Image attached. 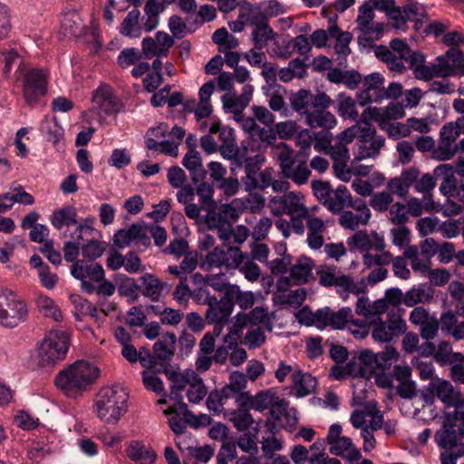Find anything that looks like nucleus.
I'll return each instance as SVG.
<instances>
[{
	"instance_id": "3",
	"label": "nucleus",
	"mask_w": 464,
	"mask_h": 464,
	"mask_svg": "<svg viewBox=\"0 0 464 464\" xmlns=\"http://www.w3.org/2000/svg\"><path fill=\"white\" fill-rule=\"evenodd\" d=\"M26 303L14 292L0 287V325L14 328L28 318Z\"/></svg>"
},
{
	"instance_id": "63",
	"label": "nucleus",
	"mask_w": 464,
	"mask_h": 464,
	"mask_svg": "<svg viewBox=\"0 0 464 464\" xmlns=\"http://www.w3.org/2000/svg\"><path fill=\"white\" fill-rule=\"evenodd\" d=\"M392 201L393 198L389 191H382L372 194L370 199V206L374 210L382 212L387 210L389 207L392 205Z\"/></svg>"
},
{
	"instance_id": "43",
	"label": "nucleus",
	"mask_w": 464,
	"mask_h": 464,
	"mask_svg": "<svg viewBox=\"0 0 464 464\" xmlns=\"http://www.w3.org/2000/svg\"><path fill=\"white\" fill-rule=\"evenodd\" d=\"M224 266L227 268H237L241 261L246 258V254L241 252L239 246H232L230 243L223 242Z\"/></svg>"
},
{
	"instance_id": "28",
	"label": "nucleus",
	"mask_w": 464,
	"mask_h": 464,
	"mask_svg": "<svg viewBox=\"0 0 464 464\" xmlns=\"http://www.w3.org/2000/svg\"><path fill=\"white\" fill-rule=\"evenodd\" d=\"M305 118L306 123L311 128H324L329 130L334 128L337 122L335 116L327 110H312L307 113Z\"/></svg>"
},
{
	"instance_id": "21",
	"label": "nucleus",
	"mask_w": 464,
	"mask_h": 464,
	"mask_svg": "<svg viewBox=\"0 0 464 464\" xmlns=\"http://www.w3.org/2000/svg\"><path fill=\"white\" fill-rule=\"evenodd\" d=\"M292 389L297 398L308 396L315 392L317 380L308 372L295 371L292 374Z\"/></svg>"
},
{
	"instance_id": "54",
	"label": "nucleus",
	"mask_w": 464,
	"mask_h": 464,
	"mask_svg": "<svg viewBox=\"0 0 464 464\" xmlns=\"http://www.w3.org/2000/svg\"><path fill=\"white\" fill-rule=\"evenodd\" d=\"M201 269L210 271L215 267L224 266V254L222 246H216L211 252L208 253L205 258L199 264Z\"/></svg>"
},
{
	"instance_id": "31",
	"label": "nucleus",
	"mask_w": 464,
	"mask_h": 464,
	"mask_svg": "<svg viewBox=\"0 0 464 464\" xmlns=\"http://www.w3.org/2000/svg\"><path fill=\"white\" fill-rule=\"evenodd\" d=\"M433 297V290L423 285L412 287L404 294L403 304L412 307L420 303L430 302Z\"/></svg>"
},
{
	"instance_id": "17",
	"label": "nucleus",
	"mask_w": 464,
	"mask_h": 464,
	"mask_svg": "<svg viewBox=\"0 0 464 464\" xmlns=\"http://www.w3.org/2000/svg\"><path fill=\"white\" fill-rule=\"evenodd\" d=\"M384 78L379 72L367 75L363 81V90L358 96L360 103L378 102L382 100Z\"/></svg>"
},
{
	"instance_id": "5",
	"label": "nucleus",
	"mask_w": 464,
	"mask_h": 464,
	"mask_svg": "<svg viewBox=\"0 0 464 464\" xmlns=\"http://www.w3.org/2000/svg\"><path fill=\"white\" fill-rule=\"evenodd\" d=\"M403 313V309L397 308L388 312L385 321L381 317L373 318L370 323L372 338L380 343H389L403 334L407 330Z\"/></svg>"
},
{
	"instance_id": "56",
	"label": "nucleus",
	"mask_w": 464,
	"mask_h": 464,
	"mask_svg": "<svg viewBox=\"0 0 464 464\" xmlns=\"http://www.w3.org/2000/svg\"><path fill=\"white\" fill-rule=\"evenodd\" d=\"M257 434V429H253V432H245L239 436L237 440V446L239 449L250 455H256L258 452V447L256 442Z\"/></svg>"
},
{
	"instance_id": "42",
	"label": "nucleus",
	"mask_w": 464,
	"mask_h": 464,
	"mask_svg": "<svg viewBox=\"0 0 464 464\" xmlns=\"http://www.w3.org/2000/svg\"><path fill=\"white\" fill-rule=\"evenodd\" d=\"M330 327L334 329H343L351 322L353 325H359L358 320H352L353 311L350 307H343L337 312L330 308Z\"/></svg>"
},
{
	"instance_id": "46",
	"label": "nucleus",
	"mask_w": 464,
	"mask_h": 464,
	"mask_svg": "<svg viewBox=\"0 0 464 464\" xmlns=\"http://www.w3.org/2000/svg\"><path fill=\"white\" fill-rule=\"evenodd\" d=\"M312 99V93L307 90H299L293 93L290 97V102L293 110L295 111L304 114L305 116L310 111V102Z\"/></svg>"
},
{
	"instance_id": "8",
	"label": "nucleus",
	"mask_w": 464,
	"mask_h": 464,
	"mask_svg": "<svg viewBox=\"0 0 464 464\" xmlns=\"http://www.w3.org/2000/svg\"><path fill=\"white\" fill-rule=\"evenodd\" d=\"M48 72L40 68L28 70L24 74L23 95L29 106L36 104L47 92Z\"/></svg>"
},
{
	"instance_id": "37",
	"label": "nucleus",
	"mask_w": 464,
	"mask_h": 464,
	"mask_svg": "<svg viewBox=\"0 0 464 464\" xmlns=\"http://www.w3.org/2000/svg\"><path fill=\"white\" fill-rule=\"evenodd\" d=\"M434 360L440 365L452 364L456 362H462L463 355L459 353H452L450 343L443 341L436 347Z\"/></svg>"
},
{
	"instance_id": "10",
	"label": "nucleus",
	"mask_w": 464,
	"mask_h": 464,
	"mask_svg": "<svg viewBox=\"0 0 464 464\" xmlns=\"http://www.w3.org/2000/svg\"><path fill=\"white\" fill-rule=\"evenodd\" d=\"M435 394L437 398L448 408H454V419H458L459 414L464 413V397L455 390L450 382L435 378Z\"/></svg>"
},
{
	"instance_id": "61",
	"label": "nucleus",
	"mask_w": 464,
	"mask_h": 464,
	"mask_svg": "<svg viewBox=\"0 0 464 464\" xmlns=\"http://www.w3.org/2000/svg\"><path fill=\"white\" fill-rule=\"evenodd\" d=\"M237 269L242 273L246 279L250 282H256L259 279L261 276L260 267L253 262V260L249 259L246 255V258L241 261L240 266H237Z\"/></svg>"
},
{
	"instance_id": "36",
	"label": "nucleus",
	"mask_w": 464,
	"mask_h": 464,
	"mask_svg": "<svg viewBox=\"0 0 464 464\" xmlns=\"http://www.w3.org/2000/svg\"><path fill=\"white\" fill-rule=\"evenodd\" d=\"M127 455L132 460L141 464H152L156 459L154 451L147 449L139 441H134L129 446Z\"/></svg>"
},
{
	"instance_id": "18",
	"label": "nucleus",
	"mask_w": 464,
	"mask_h": 464,
	"mask_svg": "<svg viewBox=\"0 0 464 464\" xmlns=\"http://www.w3.org/2000/svg\"><path fill=\"white\" fill-rule=\"evenodd\" d=\"M337 14H334L329 17L328 33L331 38H334L336 40L334 51L338 56L337 59L346 61V57L351 53L349 44L353 39V35L350 32H342L340 30L337 25Z\"/></svg>"
},
{
	"instance_id": "24",
	"label": "nucleus",
	"mask_w": 464,
	"mask_h": 464,
	"mask_svg": "<svg viewBox=\"0 0 464 464\" xmlns=\"http://www.w3.org/2000/svg\"><path fill=\"white\" fill-rule=\"evenodd\" d=\"M459 420H454V414H452V426L450 428H445L440 432L437 433V441L439 445L447 450H459L460 449V440L464 435H461L459 430Z\"/></svg>"
},
{
	"instance_id": "25",
	"label": "nucleus",
	"mask_w": 464,
	"mask_h": 464,
	"mask_svg": "<svg viewBox=\"0 0 464 464\" xmlns=\"http://www.w3.org/2000/svg\"><path fill=\"white\" fill-rule=\"evenodd\" d=\"M434 175L438 178H442V182L440 186V192L447 197H454L458 187L453 167L450 164L439 165L434 169Z\"/></svg>"
},
{
	"instance_id": "35",
	"label": "nucleus",
	"mask_w": 464,
	"mask_h": 464,
	"mask_svg": "<svg viewBox=\"0 0 464 464\" xmlns=\"http://www.w3.org/2000/svg\"><path fill=\"white\" fill-rule=\"evenodd\" d=\"M218 140L221 141L219 151L223 157H233L237 155L238 146L236 143L233 129L223 127L218 132Z\"/></svg>"
},
{
	"instance_id": "20",
	"label": "nucleus",
	"mask_w": 464,
	"mask_h": 464,
	"mask_svg": "<svg viewBox=\"0 0 464 464\" xmlns=\"http://www.w3.org/2000/svg\"><path fill=\"white\" fill-rule=\"evenodd\" d=\"M164 372L168 379L171 382L170 386V392H169V399L171 401H174L175 403H178L179 401H182V394L181 392L191 382V376L190 374L192 372H195L194 371H188L183 373L175 372V371H169L167 368L161 370L157 369V372Z\"/></svg>"
},
{
	"instance_id": "19",
	"label": "nucleus",
	"mask_w": 464,
	"mask_h": 464,
	"mask_svg": "<svg viewBox=\"0 0 464 464\" xmlns=\"http://www.w3.org/2000/svg\"><path fill=\"white\" fill-rule=\"evenodd\" d=\"M213 188L209 184L202 182L197 188V194L199 198L200 204H189L185 207L186 216L195 221L201 218L202 209L214 207L217 202L213 199Z\"/></svg>"
},
{
	"instance_id": "47",
	"label": "nucleus",
	"mask_w": 464,
	"mask_h": 464,
	"mask_svg": "<svg viewBox=\"0 0 464 464\" xmlns=\"http://www.w3.org/2000/svg\"><path fill=\"white\" fill-rule=\"evenodd\" d=\"M246 318L253 325H261L268 332L273 330V322L267 308L256 306L247 314Z\"/></svg>"
},
{
	"instance_id": "49",
	"label": "nucleus",
	"mask_w": 464,
	"mask_h": 464,
	"mask_svg": "<svg viewBox=\"0 0 464 464\" xmlns=\"http://www.w3.org/2000/svg\"><path fill=\"white\" fill-rule=\"evenodd\" d=\"M177 446L181 451H188V454L195 458L198 461L208 462L214 455V450L209 445H204L202 447L188 445L183 446V442L177 441Z\"/></svg>"
},
{
	"instance_id": "13",
	"label": "nucleus",
	"mask_w": 464,
	"mask_h": 464,
	"mask_svg": "<svg viewBox=\"0 0 464 464\" xmlns=\"http://www.w3.org/2000/svg\"><path fill=\"white\" fill-rule=\"evenodd\" d=\"M92 102L93 108L101 118L118 113L122 107L121 102L107 85L99 87L93 92Z\"/></svg>"
},
{
	"instance_id": "48",
	"label": "nucleus",
	"mask_w": 464,
	"mask_h": 464,
	"mask_svg": "<svg viewBox=\"0 0 464 464\" xmlns=\"http://www.w3.org/2000/svg\"><path fill=\"white\" fill-rule=\"evenodd\" d=\"M351 142L352 140L348 137L342 138L341 132L336 136L334 143L331 145L326 152L331 155L334 160H349L350 155L347 144Z\"/></svg>"
},
{
	"instance_id": "32",
	"label": "nucleus",
	"mask_w": 464,
	"mask_h": 464,
	"mask_svg": "<svg viewBox=\"0 0 464 464\" xmlns=\"http://www.w3.org/2000/svg\"><path fill=\"white\" fill-rule=\"evenodd\" d=\"M77 213L74 208L66 206L53 212L50 221L56 229H61L63 226H72L77 224Z\"/></svg>"
},
{
	"instance_id": "38",
	"label": "nucleus",
	"mask_w": 464,
	"mask_h": 464,
	"mask_svg": "<svg viewBox=\"0 0 464 464\" xmlns=\"http://www.w3.org/2000/svg\"><path fill=\"white\" fill-rule=\"evenodd\" d=\"M40 130L46 135L47 140L56 144L63 136V129L58 123L56 117L45 116L40 125Z\"/></svg>"
},
{
	"instance_id": "15",
	"label": "nucleus",
	"mask_w": 464,
	"mask_h": 464,
	"mask_svg": "<svg viewBox=\"0 0 464 464\" xmlns=\"http://www.w3.org/2000/svg\"><path fill=\"white\" fill-rule=\"evenodd\" d=\"M174 45V40L165 32H157L155 38L145 37L141 43V54L146 59L168 56L169 49Z\"/></svg>"
},
{
	"instance_id": "27",
	"label": "nucleus",
	"mask_w": 464,
	"mask_h": 464,
	"mask_svg": "<svg viewBox=\"0 0 464 464\" xmlns=\"http://www.w3.org/2000/svg\"><path fill=\"white\" fill-rule=\"evenodd\" d=\"M375 129L369 122L363 123V126L354 125L342 131V138L348 137L350 140L358 139L360 144L368 143L375 140L378 136L375 135Z\"/></svg>"
},
{
	"instance_id": "29",
	"label": "nucleus",
	"mask_w": 464,
	"mask_h": 464,
	"mask_svg": "<svg viewBox=\"0 0 464 464\" xmlns=\"http://www.w3.org/2000/svg\"><path fill=\"white\" fill-rule=\"evenodd\" d=\"M349 199L350 193L347 188L343 185H340L336 189L332 191L331 197L326 202H324V206L332 213H342L344 208L347 207Z\"/></svg>"
},
{
	"instance_id": "2",
	"label": "nucleus",
	"mask_w": 464,
	"mask_h": 464,
	"mask_svg": "<svg viewBox=\"0 0 464 464\" xmlns=\"http://www.w3.org/2000/svg\"><path fill=\"white\" fill-rule=\"evenodd\" d=\"M94 411L102 421L117 423L128 411V393L118 386L102 388L96 395Z\"/></svg>"
},
{
	"instance_id": "60",
	"label": "nucleus",
	"mask_w": 464,
	"mask_h": 464,
	"mask_svg": "<svg viewBox=\"0 0 464 464\" xmlns=\"http://www.w3.org/2000/svg\"><path fill=\"white\" fill-rule=\"evenodd\" d=\"M142 54L137 48H124L118 56V64L121 68H128L135 65L140 59Z\"/></svg>"
},
{
	"instance_id": "6",
	"label": "nucleus",
	"mask_w": 464,
	"mask_h": 464,
	"mask_svg": "<svg viewBox=\"0 0 464 464\" xmlns=\"http://www.w3.org/2000/svg\"><path fill=\"white\" fill-rule=\"evenodd\" d=\"M69 349V337L63 331H52L38 348L39 364L49 366L63 360Z\"/></svg>"
},
{
	"instance_id": "50",
	"label": "nucleus",
	"mask_w": 464,
	"mask_h": 464,
	"mask_svg": "<svg viewBox=\"0 0 464 464\" xmlns=\"http://www.w3.org/2000/svg\"><path fill=\"white\" fill-rule=\"evenodd\" d=\"M229 420L238 431L247 430L254 419L247 409H237L231 411Z\"/></svg>"
},
{
	"instance_id": "44",
	"label": "nucleus",
	"mask_w": 464,
	"mask_h": 464,
	"mask_svg": "<svg viewBox=\"0 0 464 464\" xmlns=\"http://www.w3.org/2000/svg\"><path fill=\"white\" fill-rule=\"evenodd\" d=\"M142 289L141 293L144 296L150 297L151 300H157L163 289L164 284L156 276L147 274L141 277Z\"/></svg>"
},
{
	"instance_id": "1",
	"label": "nucleus",
	"mask_w": 464,
	"mask_h": 464,
	"mask_svg": "<svg viewBox=\"0 0 464 464\" xmlns=\"http://www.w3.org/2000/svg\"><path fill=\"white\" fill-rule=\"evenodd\" d=\"M99 376L100 369L93 362L79 360L56 375L55 385L66 396L75 397L87 391Z\"/></svg>"
},
{
	"instance_id": "57",
	"label": "nucleus",
	"mask_w": 464,
	"mask_h": 464,
	"mask_svg": "<svg viewBox=\"0 0 464 464\" xmlns=\"http://www.w3.org/2000/svg\"><path fill=\"white\" fill-rule=\"evenodd\" d=\"M146 147L150 150H159L172 157L178 156V145L169 140L158 142L154 138H146Z\"/></svg>"
},
{
	"instance_id": "30",
	"label": "nucleus",
	"mask_w": 464,
	"mask_h": 464,
	"mask_svg": "<svg viewBox=\"0 0 464 464\" xmlns=\"http://www.w3.org/2000/svg\"><path fill=\"white\" fill-rule=\"evenodd\" d=\"M313 261L309 257H301L290 269V280L294 285L305 284L313 269Z\"/></svg>"
},
{
	"instance_id": "41",
	"label": "nucleus",
	"mask_w": 464,
	"mask_h": 464,
	"mask_svg": "<svg viewBox=\"0 0 464 464\" xmlns=\"http://www.w3.org/2000/svg\"><path fill=\"white\" fill-rule=\"evenodd\" d=\"M190 376L191 382L187 390V397L189 402L198 403L207 395V387L198 374L192 372Z\"/></svg>"
},
{
	"instance_id": "22",
	"label": "nucleus",
	"mask_w": 464,
	"mask_h": 464,
	"mask_svg": "<svg viewBox=\"0 0 464 464\" xmlns=\"http://www.w3.org/2000/svg\"><path fill=\"white\" fill-rule=\"evenodd\" d=\"M329 451L331 454L342 457L349 461L359 460L362 454L359 450L354 446L349 437H342L330 445Z\"/></svg>"
},
{
	"instance_id": "64",
	"label": "nucleus",
	"mask_w": 464,
	"mask_h": 464,
	"mask_svg": "<svg viewBox=\"0 0 464 464\" xmlns=\"http://www.w3.org/2000/svg\"><path fill=\"white\" fill-rule=\"evenodd\" d=\"M390 220L397 226L405 225L409 221V214L404 204L394 203L390 207Z\"/></svg>"
},
{
	"instance_id": "16",
	"label": "nucleus",
	"mask_w": 464,
	"mask_h": 464,
	"mask_svg": "<svg viewBox=\"0 0 464 464\" xmlns=\"http://www.w3.org/2000/svg\"><path fill=\"white\" fill-rule=\"evenodd\" d=\"M177 337L174 333L163 334L153 345V357L156 366L160 362V369L167 368V365L173 359L176 351Z\"/></svg>"
},
{
	"instance_id": "40",
	"label": "nucleus",
	"mask_w": 464,
	"mask_h": 464,
	"mask_svg": "<svg viewBox=\"0 0 464 464\" xmlns=\"http://www.w3.org/2000/svg\"><path fill=\"white\" fill-rule=\"evenodd\" d=\"M371 218V214L359 212L353 213L350 210H344L339 218V224L347 229L355 230L361 225H366Z\"/></svg>"
},
{
	"instance_id": "55",
	"label": "nucleus",
	"mask_w": 464,
	"mask_h": 464,
	"mask_svg": "<svg viewBox=\"0 0 464 464\" xmlns=\"http://www.w3.org/2000/svg\"><path fill=\"white\" fill-rule=\"evenodd\" d=\"M37 306L39 311L43 313L44 316L50 317L56 322L62 320V312L51 298L47 296H40L37 300Z\"/></svg>"
},
{
	"instance_id": "11",
	"label": "nucleus",
	"mask_w": 464,
	"mask_h": 464,
	"mask_svg": "<svg viewBox=\"0 0 464 464\" xmlns=\"http://www.w3.org/2000/svg\"><path fill=\"white\" fill-rule=\"evenodd\" d=\"M131 242H136L144 247L150 245L148 225L145 222L134 223L127 229H120L113 237V243L119 248H124L130 246Z\"/></svg>"
},
{
	"instance_id": "51",
	"label": "nucleus",
	"mask_w": 464,
	"mask_h": 464,
	"mask_svg": "<svg viewBox=\"0 0 464 464\" xmlns=\"http://www.w3.org/2000/svg\"><path fill=\"white\" fill-rule=\"evenodd\" d=\"M275 35L274 30L268 24L255 27L252 31V41L255 49L261 51L269 40L274 39Z\"/></svg>"
},
{
	"instance_id": "58",
	"label": "nucleus",
	"mask_w": 464,
	"mask_h": 464,
	"mask_svg": "<svg viewBox=\"0 0 464 464\" xmlns=\"http://www.w3.org/2000/svg\"><path fill=\"white\" fill-rule=\"evenodd\" d=\"M378 252V254L365 253L363 255L364 266H366L369 268L375 266L382 267L392 263V255L390 252L385 251L384 249L382 251Z\"/></svg>"
},
{
	"instance_id": "45",
	"label": "nucleus",
	"mask_w": 464,
	"mask_h": 464,
	"mask_svg": "<svg viewBox=\"0 0 464 464\" xmlns=\"http://www.w3.org/2000/svg\"><path fill=\"white\" fill-rule=\"evenodd\" d=\"M384 142V138L378 136L375 140L369 141L368 143L359 144L358 151L355 154V160L360 161L377 156L382 147H383Z\"/></svg>"
},
{
	"instance_id": "53",
	"label": "nucleus",
	"mask_w": 464,
	"mask_h": 464,
	"mask_svg": "<svg viewBox=\"0 0 464 464\" xmlns=\"http://www.w3.org/2000/svg\"><path fill=\"white\" fill-rule=\"evenodd\" d=\"M358 359L362 371V377L365 379L372 378L378 368L375 353L365 350L360 353Z\"/></svg>"
},
{
	"instance_id": "7",
	"label": "nucleus",
	"mask_w": 464,
	"mask_h": 464,
	"mask_svg": "<svg viewBox=\"0 0 464 464\" xmlns=\"http://www.w3.org/2000/svg\"><path fill=\"white\" fill-rule=\"evenodd\" d=\"M264 161L265 157L261 154H256L254 157L246 158V175L242 178L246 190H265L270 186L271 180L274 179V169L272 168H266L263 169V174L260 176V182H256V180L254 179V177L256 176V173L261 170V167Z\"/></svg>"
},
{
	"instance_id": "14",
	"label": "nucleus",
	"mask_w": 464,
	"mask_h": 464,
	"mask_svg": "<svg viewBox=\"0 0 464 464\" xmlns=\"http://www.w3.org/2000/svg\"><path fill=\"white\" fill-rule=\"evenodd\" d=\"M460 135L452 121L445 124L440 129L439 145L435 150L436 157L440 160H450L459 150L456 140Z\"/></svg>"
},
{
	"instance_id": "34",
	"label": "nucleus",
	"mask_w": 464,
	"mask_h": 464,
	"mask_svg": "<svg viewBox=\"0 0 464 464\" xmlns=\"http://www.w3.org/2000/svg\"><path fill=\"white\" fill-rule=\"evenodd\" d=\"M182 164L191 172V179L193 182L198 183L205 177V171L201 165L199 153L195 150H189L183 158Z\"/></svg>"
},
{
	"instance_id": "33",
	"label": "nucleus",
	"mask_w": 464,
	"mask_h": 464,
	"mask_svg": "<svg viewBox=\"0 0 464 464\" xmlns=\"http://www.w3.org/2000/svg\"><path fill=\"white\" fill-rule=\"evenodd\" d=\"M140 12L138 9H133L128 13L123 19L120 33L121 35L130 38H138L141 35V27L139 25V19Z\"/></svg>"
},
{
	"instance_id": "9",
	"label": "nucleus",
	"mask_w": 464,
	"mask_h": 464,
	"mask_svg": "<svg viewBox=\"0 0 464 464\" xmlns=\"http://www.w3.org/2000/svg\"><path fill=\"white\" fill-rule=\"evenodd\" d=\"M270 208L274 215L288 216L308 213V208L303 202V196L299 193L288 192L282 196H276L270 200Z\"/></svg>"
},
{
	"instance_id": "12",
	"label": "nucleus",
	"mask_w": 464,
	"mask_h": 464,
	"mask_svg": "<svg viewBox=\"0 0 464 464\" xmlns=\"http://www.w3.org/2000/svg\"><path fill=\"white\" fill-rule=\"evenodd\" d=\"M204 304L208 305L205 313L206 321L210 324L222 326L227 322L234 308V302L228 298L218 299L215 297H208L204 301ZM217 326H215V329Z\"/></svg>"
},
{
	"instance_id": "59",
	"label": "nucleus",
	"mask_w": 464,
	"mask_h": 464,
	"mask_svg": "<svg viewBox=\"0 0 464 464\" xmlns=\"http://www.w3.org/2000/svg\"><path fill=\"white\" fill-rule=\"evenodd\" d=\"M277 160L280 163V168L282 169V173L285 170L289 169V168L295 165V158H294V150L287 146L285 143L281 142L277 147Z\"/></svg>"
},
{
	"instance_id": "23",
	"label": "nucleus",
	"mask_w": 464,
	"mask_h": 464,
	"mask_svg": "<svg viewBox=\"0 0 464 464\" xmlns=\"http://www.w3.org/2000/svg\"><path fill=\"white\" fill-rule=\"evenodd\" d=\"M332 286L335 288L337 294L343 299L347 297L349 293L359 295L364 291V285L362 284L355 283L351 276L340 272L336 273L334 279H333V282L327 287Z\"/></svg>"
},
{
	"instance_id": "26",
	"label": "nucleus",
	"mask_w": 464,
	"mask_h": 464,
	"mask_svg": "<svg viewBox=\"0 0 464 464\" xmlns=\"http://www.w3.org/2000/svg\"><path fill=\"white\" fill-rule=\"evenodd\" d=\"M325 229L324 221L317 217H308L307 219V244L313 249H319L324 245L323 232Z\"/></svg>"
},
{
	"instance_id": "39",
	"label": "nucleus",
	"mask_w": 464,
	"mask_h": 464,
	"mask_svg": "<svg viewBox=\"0 0 464 464\" xmlns=\"http://www.w3.org/2000/svg\"><path fill=\"white\" fill-rule=\"evenodd\" d=\"M373 18V6L370 5V2L366 1L359 7L358 16L356 18L358 29L364 34L370 35L373 31V27L372 25Z\"/></svg>"
},
{
	"instance_id": "52",
	"label": "nucleus",
	"mask_w": 464,
	"mask_h": 464,
	"mask_svg": "<svg viewBox=\"0 0 464 464\" xmlns=\"http://www.w3.org/2000/svg\"><path fill=\"white\" fill-rule=\"evenodd\" d=\"M284 176L297 185H303L307 182L311 171L305 162H301L298 165L291 166L289 169L285 170Z\"/></svg>"
},
{
	"instance_id": "62",
	"label": "nucleus",
	"mask_w": 464,
	"mask_h": 464,
	"mask_svg": "<svg viewBox=\"0 0 464 464\" xmlns=\"http://www.w3.org/2000/svg\"><path fill=\"white\" fill-rule=\"evenodd\" d=\"M142 382L147 390L158 394L165 395L163 382L160 378L155 374V372L148 370L143 371Z\"/></svg>"
},
{
	"instance_id": "4",
	"label": "nucleus",
	"mask_w": 464,
	"mask_h": 464,
	"mask_svg": "<svg viewBox=\"0 0 464 464\" xmlns=\"http://www.w3.org/2000/svg\"><path fill=\"white\" fill-rule=\"evenodd\" d=\"M201 218L198 223H204L209 229L217 230L218 237L223 242L227 241L230 234V223L238 218L237 210L230 204H223L202 209Z\"/></svg>"
}]
</instances>
